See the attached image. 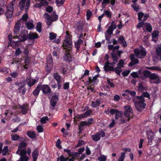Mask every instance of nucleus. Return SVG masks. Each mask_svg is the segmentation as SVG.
I'll return each mask as SVG.
<instances>
[{"mask_svg":"<svg viewBox=\"0 0 161 161\" xmlns=\"http://www.w3.org/2000/svg\"><path fill=\"white\" fill-rule=\"evenodd\" d=\"M132 100L137 110L141 112L142 108L145 109L146 108V104L145 103V101L137 100L134 99H133Z\"/></svg>","mask_w":161,"mask_h":161,"instance_id":"nucleus-1","label":"nucleus"},{"mask_svg":"<svg viewBox=\"0 0 161 161\" xmlns=\"http://www.w3.org/2000/svg\"><path fill=\"white\" fill-rule=\"evenodd\" d=\"M28 32L27 31L24 30L20 31V33L18 34V36H17L20 41L24 42L28 39Z\"/></svg>","mask_w":161,"mask_h":161,"instance_id":"nucleus-2","label":"nucleus"},{"mask_svg":"<svg viewBox=\"0 0 161 161\" xmlns=\"http://www.w3.org/2000/svg\"><path fill=\"white\" fill-rule=\"evenodd\" d=\"M134 53L136 56L139 58H144L146 55V52L145 49H135L134 50Z\"/></svg>","mask_w":161,"mask_h":161,"instance_id":"nucleus-3","label":"nucleus"},{"mask_svg":"<svg viewBox=\"0 0 161 161\" xmlns=\"http://www.w3.org/2000/svg\"><path fill=\"white\" fill-rule=\"evenodd\" d=\"M124 108L125 110L124 112V115L125 117L128 118L126 120L129 121L130 119V114L133 113V110L130 106L129 105L125 106Z\"/></svg>","mask_w":161,"mask_h":161,"instance_id":"nucleus-4","label":"nucleus"},{"mask_svg":"<svg viewBox=\"0 0 161 161\" xmlns=\"http://www.w3.org/2000/svg\"><path fill=\"white\" fill-rule=\"evenodd\" d=\"M14 3L9 5L7 7V11L5 14L7 19L10 18L12 16L14 11Z\"/></svg>","mask_w":161,"mask_h":161,"instance_id":"nucleus-5","label":"nucleus"},{"mask_svg":"<svg viewBox=\"0 0 161 161\" xmlns=\"http://www.w3.org/2000/svg\"><path fill=\"white\" fill-rule=\"evenodd\" d=\"M39 84H41L40 89L44 95H46L51 92V89L48 85H42L41 83H40Z\"/></svg>","mask_w":161,"mask_h":161,"instance_id":"nucleus-6","label":"nucleus"},{"mask_svg":"<svg viewBox=\"0 0 161 161\" xmlns=\"http://www.w3.org/2000/svg\"><path fill=\"white\" fill-rule=\"evenodd\" d=\"M130 58L131 61L128 64V66H132L133 65H136L139 63V60L135 58V56L133 54H132L130 55Z\"/></svg>","mask_w":161,"mask_h":161,"instance_id":"nucleus-7","label":"nucleus"},{"mask_svg":"<svg viewBox=\"0 0 161 161\" xmlns=\"http://www.w3.org/2000/svg\"><path fill=\"white\" fill-rule=\"evenodd\" d=\"M58 101V97L55 93L53 95L51 98L50 103L51 106L54 108L55 107Z\"/></svg>","mask_w":161,"mask_h":161,"instance_id":"nucleus-8","label":"nucleus"},{"mask_svg":"<svg viewBox=\"0 0 161 161\" xmlns=\"http://www.w3.org/2000/svg\"><path fill=\"white\" fill-rule=\"evenodd\" d=\"M26 81L28 86L31 87L36 83L37 81L35 79H31L30 76H28L26 79Z\"/></svg>","mask_w":161,"mask_h":161,"instance_id":"nucleus-9","label":"nucleus"},{"mask_svg":"<svg viewBox=\"0 0 161 161\" xmlns=\"http://www.w3.org/2000/svg\"><path fill=\"white\" fill-rule=\"evenodd\" d=\"M93 119L92 118H89L88 119V122L86 121H82L80 122V125L82 126H89L92 125L93 122Z\"/></svg>","mask_w":161,"mask_h":161,"instance_id":"nucleus-10","label":"nucleus"},{"mask_svg":"<svg viewBox=\"0 0 161 161\" xmlns=\"http://www.w3.org/2000/svg\"><path fill=\"white\" fill-rule=\"evenodd\" d=\"M19 107L21 109L22 113L23 114H26L28 109L27 108V105L25 104L22 105H19Z\"/></svg>","mask_w":161,"mask_h":161,"instance_id":"nucleus-11","label":"nucleus"},{"mask_svg":"<svg viewBox=\"0 0 161 161\" xmlns=\"http://www.w3.org/2000/svg\"><path fill=\"white\" fill-rule=\"evenodd\" d=\"M39 150L38 148H35L32 153L33 159H37L39 156Z\"/></svg>","mask_w":161,"mask_h":161,"instance_id":"nucleus-12","label":"nucleus"},{"mask_svg":"<svg viewBox=\"0 0 161 161\" xmlns=\"http://www.w3.org/2000/svg\"><path fill=\"white\" fill-rule=\"evenodd\" d=\"M40 84H41L39 83L36 89L33 91L32 94L35 96L37 97L39 95L41 90Z\"/></svg>","mask_w":161,"mask_h":161,"instance_id":"nucleus-13","label":"nucleus"},{"mask_svg":"<svg viewBox=\"0 0 161 161\" xmlns=\"http://www.w3.org/2000/svg\"><path fill=\"white\" fill-rule=\"evenodd\" d=\"M101 100V99H97L95 101L92 102L91 106L94 108L97 107L102 102Z\"/></svg>","mask_w":161,"mask_h":161,"instance_id":"nucleus-14","label":"nucleus"},{"mask_svg":"<svg viewBox=\"0 0 161 161\" xmlns=\"http://www.w3.org/2000/svg\"><path fill=\"white\" fill-rule=\"evenodd\" d=\"M123 115V112L120 110L117 111V112L115 115V119L116 120H118L119 119L122 118Z\"/></svg>","mask_w":161,"mask_h":161,"instance_id":"nucleus-15","label":"nucleus"},{"mask_svg":"<svg viewBox=\"0 0 161 161\" xmlns=\"http://www.w3.org/2000/svg\"><path fill=\"white\" fill-rule=\"evenodd\" d=\"M83 24L81 21L78 22L75 24V27L78 31H82L83 30Z\"/></svg>","mask_w":161,"mask_h":161,"instance_id":"nucleus-16","label":"nucleus"},{"mask_svg":"<svg viewBox=\"0 0 161 161\" xmlns=\"http://www.w3.org/2000/svg\"><path fill=\"white\" fill-rule=\"evenodd\" d=\"M146 28V30L149 32H151L152 31L153 28L151 25L149 23L145 22V25L143 26V29Z\"/></svg>","mask_w":161,"mask_h":161,"instance_id":"nucleus-17","label":"nucleus"},{"mask_svg":"<svg viewBox=\"0 0 161 161\" xmlns=\"http://www.w3.org/2000/svg\"><path fill=\"white\" fill-rule=\"evenodd\" d=\"M20 24L19 23H17L15 24L14 30V35H17L18 34H19V32L20 29Z\"/></svg>","mask_w":161,"mask_h":161,"instance_id":"nucleus-18","label":"nucleus"},{"mask_svg":"<svg viewBox=\"0 0 161 161\" xmlns=\"http://www.w3.org/2000/svg\"><path fill=\"white\" fill-rule=\"evenodd\" d=\"M15 85L18 86L19 88L18 90L20 92L21 89L25 86V83L24 82L20 81L19 82L15 83Z\"/></svg>","mask_w":161,"mask_h":161,"instance_id":"nucleus-19","label":"nucleus"},{"mask_svg":"<svg viewBox=\"0 0 161 161\" xmlns=\"http://www.w3.org/2000/svg\"><path fill=\"white\" fill-rule=\"evenodd\" d=\"M92 138L93 141H98L100 139L101 136L99 133L97 132L95 134L91 136Z\"/></svg>","mask_w":161,"mask_h":161,"instance_id":"nucleus-20","label":"nucleus"},{"mask_svg":"<svg viewBox=\"0 0 161 161\" xmlns=\"http://www.w3.org/2000/svg\"><path fill=\"white\" fill-rule=\"evenodd\" d=\"M72 45V42H64L63 43L62 46L65 49L67 48H71Z\"/></svg>","mask_w":161,"mask_h":161,"instance_id":"nucleus-21","label":"nucleus"},{"mask_svg":"<svg viewBox=\"0 0 161 161\" xmlns=\"http://www.w3.org/2000/svg\"><path fill=\"white\" fill-rule=\"evenodd\" d=\"M38 37V35L37 33H30L28 35V38L30 40H32L37 39Z\"/></svg>","mask_w":161,"mask_h":161,"instance_id":"nucleus-22","label":"nucleus"},{"mask_svg":"<svg viewBox=\"0 0 161 161\" xmlns=\"http://www.w3.org/2000/svg\"><path fill=\"white\" fill-rule=\"evenodd\" d=\"M66 62L70 63L72 61V55L69 53H68L66 54L65 57L64 58Z\"/></svg>","mask_w":161,"mask_h":161,"instance_id":"nucleus-23","label":"nucleus"},{"mask_svg":"<svg viewBox=\"0 0 161 161\" xmlns=\"http://www.w3.org/2000/svg\"><path fill=\"white\" fill-rule=\"evenodd\" d=\"M25 2L26 0H21L19 2V6L21 11H23L24 9Z\"/></svg>","mask_w":161,"mask_h":161,"instance_id":"nucleus-24","label":"nucleus"},{"mask_svg":"<svg viewBox=\"0 0 161 161\" xmlns=\"http://www.w3.org/2000/svg\"><path fill=\"white\" fill-rule=\"evenodd\" d=\"M27 135L31 139H34L36 136V135L33 131H29L27 132Z\"/></svg>","mask_w":161,"mask_h":161,"instance_id":"nucleus-25","label":"nucleus"},{"mask_svg":"<svg viewBox=\"0 0 161 161\" xmlns=\"http://www.w3.org/2000/svg\"><path fill=\"white\" fill-rule=\"evenodd\" d=\"M98 76V75H96L94 76L92 79H91V77H89L88 78V80L86 82L88 84H91L92 82H95L96 80H97V78Z\"/></svg>","mask_w":161,"mask_h":161,"instance_id":"nucleus-26","label":"nucleus"},{"mask_svg":"<svg viewBox=\"0 0 161 161\" xmlns=\"http://www.w3.org/2000/svg\"><path fill=\"white\" fill-rule=\"evenodd\" d=\"M53 77L54 79L56 80L57 83L61 82V76L57 73H54Z\"/></svg>","mask_w":161,"mask_h":161,"instance_id":"nucleus-27","label":"nucleus"},{"mask_svg":"<svg viewBox=\"0 0 161 161\" xmlns=\"http://www.w3.org/2000/svg\"><path fill=\"white\" fill-rule=\"evenodd\" d=\"M30 59L28 56H26L25 59L24 63L25 64L24 65L23 67L27 69V66L29 65L30 63Z\"/></svg>","mask_w":161,"mask_h":161,"instance_id":"nucleus-28","label":"nucleus"},{"mask_svg":"<svg viewBox=\"0 0 161 161\" xmlns=\"http://www.w3.org/2000/svg\"><path fill=\"white\" fill-rule=\"evenodd\" d=\"M122 70L121 69H120L119 68L116 67L114 69V71L116 74L120 76V73L122 72Z\"/></svg>","mask_w":161,"mask_h":161,"instance_id":"nucleus-29","label":"nucleus"},{"mask_svg":"<svg viewBox=\"0 0 161 161\" xmlns=\"http://www.w3.org/2000/svg\"><path fill=\"white\" fill-rule=\"evenodd\" d=\"M27 144L25 142H22L19 144V148L22 149L26 147Z\"/></svg>","mask_w":161,"mask_h":161,"instance_id":"nucleus-30","label":"nucleus"},{"mask_svg":"<svg viewBox=\"0 0 161 161\" xmlns=\"http://www.w3.org/2000/svg\"><path fill=\"white\" fill-rule=\"evenodd\" d=\"M124 60L121 59L119 61V63L117 64V67L121 69L124 66Z\"/></svg>","mask_w":161,"mask_h":161,"instance_id":"nucleus-31","label":"nucleus"},{"mask_svg":"<svg viewBox=\"0 0 161 161\" xmlns=\"http://www.w3.org/2000/svg\"><path fill=\"white\" fill-rule=\"evenodd\" d=\"M147 138L153 139L154 134L153 132L152 131H147Z\"/></svg>","mask_w":161,"mask_h":161,"instance_id":"nucleus-32","label":"nucleus"},{"mask_svg":"<svg viewBox=\"0 0 161 161\" xmlns=\"http://www.w3.org/2000/svg\"><path fill=\"white\" fill-rule=\"evenodd\" d=\"M104 15H106L107 17L111 18L112 17V13L111 12L108 10H104L103 12Z\"/></svg>","mask_w":161,"mask_h":161,"instance_id":"nucleus-33","label":"nucleus"},{"mask_svg":"<svg viewBox=\"0 0 161 161\" xmlns=\"http://www.w3.org/2000/svg\"><path fill=\"white\" fill-rule=\"evenodd\" d=\"M36 29L37 31L39 33L42 31V23L40 22H38L36 25Z\"/></svg>","mask_w":161,"mask_h":161,"instance_id":"nucleus-34","label":"nucleus"},{"mask_svg":"<svg viewBox=\"0 0 161 161\" xmlns=\"http://www.w3.org/2000/svg\"><path fill=\"white\" fill-rule=\"evenodd\" d=\"M114 68L113 66H109L107 67V68H104V69L105 71L107 72L109 71H114Z\"/></svg>","mask_w":161,"mask_h":161,"instance_id":"nucleus-35","label":"nucleus"},{"mask_svg":"<svg viewBox=\"0 0 161 161\" xmlns=\"http://www.w3.org/2000/svg\"><path fill=\"white\" fill-rule=\"evenodd\" d=\"M52 65H51L49 64H47L45 67V69L47 73H50L51 70L53 67Z\"/></svg>","mask_w":161,"mask_h":161,"instance_id":"nucleus-36","label":"nucleus"},{"mask_svg":"<svg viewBox=\"0 0 161 161\" xmlns=\"http://www.w3.org/2000/svg\"><path fill=\"white\" fill-rule=\"evenodd\" d=\"M65 0H56L55 1V3H56L58 7H59L64 4V2H65Z\"/></svg>","mask_w":161,"mask_h":161,"instance_id":"nucleus-37","label":"nucleus"},{"mask_svg":"<svg viewBox=\"0 0 161 161\" xmlns=\"http://www.w3.org/2000/svg\"><path fill=\"white\" fill-rule=\"evenodd\" d=\"M49 38L51 40H53L55 39L57 36V34L54 32H50L49 33Z\"/></svg>","mask_w":161,"mask_h":161,"instance_id":"nucleus-38","label":"nucleus"},{"mask_svg":"<svg viewBox=\"0 0 161 161\" xmlns=\"http://www.w3.org/2000/svg\"><path fill=\"white\" fill-rule=\"evenodd\" d=\"M137 15L138 17V19L139 21H142V19L143 17L144 14L142 12H141L138 13Z\"/></svg>","mask_w":161,"mask_h":161,"instance_id":"nucleus-39","label":"nucleus"},{"mask_svg":"<svg viewBox=\"0 0 161 161\" xmlns=\"http://www.w3.org/2000/svg\"><path fill=\"white\" fill-rule=\"evenodd\" d=\"M26 26L28 30H31L32 29L34 26V25L33 23L31 22H28L26 24Z\"/></svg>","mask_w":161,"mask_h":161,"instance_id":"nucleus-40","label":"nucleus"},{"mask_svg":"<svg viewBox=\"0 0 161 161\" xmlns=\"http://www.w3.org/2000/svg\"><path fill=\"white\" fill-rule=\"evenodd\" d=\"M48 120V118L47 116H46L41 118L40 121L42 123L44 124H45L46 122V121Z\"/></svg>","mask_w":161,"mask_h":161,"instance_id":"nucleus-41","label":"nucleus"},{"mask_svg":"<svg viewBox=\"0 0 161 161\" xmlns=\"http://www.w3.org/2000/svg\"><path fill=\"white\" fill-rule=\"evenodd\" d=\"M143 73L144 76L146 78H148V77H149L150 75L151 74V72L148 70H145L144 71Z\"/></svg>","mask_w":161,"mask_h":161,"instance_id":"nucleus-42","label":"nucleus"},{"mask_svg":"<svg viewBox=\"0 0 161 161\" xmlns=\"http://www.w3.org/2000/svg\"><path fill=\"white\" fill-rule=\"evenodd\" d=\"M85 144V142L83 140H79L78 142V144L75 146V148H77L81 147Z\"/></svg>","mask_w":161,"mask_h":161,"instance_id":"nucleus-43","label":"nucleus"},{"mask_svg":"<svg viewBox=\"0 0 161 161\" xmlns=\"http://www.w3.org/2000/svg\"><path fill=\"white\" fill-rule=\"evenodd\" d=\"M126 153L123 152L121 153V155L118 160V161H124L125 158V155Z\"/></svg>","mask_w":161,"mask_h":161,"instance_id":"nucleus-44","label":"nucleus"},{"mask_svg":"<svg viewBox=\"0 0 161 161\" xmlns=\"http://www.w3.org/2000/svg\"><path fill=\"white\" fill-rule=\"evenodd\" d=\"M20 153L19 155L20 156V157L23 156H27L26 155V151L25 149L20 150Z\"/></svg>","mask_w":161,"mask_h":161,"instance_id":"nucleus-45","label":"nucleus"},{"mask_svg":"<svg viewBox=\"0 0 161 161\" xmlns=\"http://www.w3.org/2000/svg\"><path fill=\"white\" fill-rule=\"evenodd\" d=\"M47 64L53 66V60L51 57H49L47 59Z\"/></svg>","mask_w":161,"mask_h":161,"instance_id":"nucleus-46","label":"nucleus"},{"mask_svg":"<svg viewBox=\"0 0 161 161\" xmlns=\"http://www.w3.org/2000/svg\"><path fill=\"white\" fill-rule=\"evenodd\" d=\"M139 22L136 25L137 28H142V26H143H143L145 25V23L143 21H141Z\"/></svg>","mask_w":161,"mask_h":161,"instance_id":"nucleus-47","label":"nucleus"},{"mask_svg":"<svg viewBox=\"0 0 161 161\" xmlns=\"http://www.w3.org/2000/svg\"><path fill=\"white\" fill-rule=\"evenodd\" d=\"M92 15V13L89 10H88L86 12V19L89 20Z\"/></svg>","mask_w":161,"mask_h":161,"instance_id":"nucleus-48","label":"nucleus"},{"mask_svg":"<svg viewBox=\"0 0 161 161\" xmlns=\"http://www.w3.org/2000/svg\"><path fill=\"white\" fill-rule=\"evenodd\" d=\"M125 92L130 94L131 96L135 97L136 94V92L134 91H131L128 90H126L125 91Z\"/></svg>","mask_w":161,"mask_h":161,"instance_id":"nucleus-49","label":"nucleus"},{"mask_svg":"<svg viewBox=\"0 0 161 161\" xmlns=\"http://www.w3.org/2000/svg\"><path fill=\"white\" fill-rule=\"evenodd\" d=\"M143 98L146 97L150 99V95L147 92H143L142 93Z\"/></svg>","mask_w":161,"mask_h":161,"instance_id":"nucleus-50","label":"nucleus"},{"mask_svg":"<svg viewBox=\"0 0 161 161\" xmlns=\"http://www.w3.org/2000/svg\"><path fill=\"white\" fill-rule=\"evenodd\" d=\"M132 7L134 8V10L136 12H138L139 9V7L137 3H134L132 6Z\"/></svg>","mask_w":161,"mask_h":161,"instance_id":"nucleus-51","label":"nucleus"},{"mask_svg":"<svg viewBox=\"0 0 161 161\" xmlns=\"http://www.w3.org/2000/svg\"><path fill=\"white\" fill-rule=\"evenodd\" d=\"M19 136L16 134H15L13 135H11V139L13 141H18Z\"/></svg>","mask_w":161,"mask_h":161,"instance_id":"nucleus-52","label":"nucleus"},{"mask_svg":"<svg viewBox=\"0 0 161 161\" xmlns=\"http://www.w3.org/2000/svg\"><path fill=\"white\" fill-rule=\"evenodd\" d=\"M112 58L113 60L117 63L118 62L119 58L118 57L116 56L115 54L113 53L111 54Z\"/></svg>","mask_w":161,"mask_h":161,"instance_id":"nucleus-53","label":"nucleus"},{"mask_svg":"<svg viewBox=\"0 0 161 161\" xmlns=\"http://www.w3.org/2000/svg\"><path fill=\"white\" fill-rule=\"evenodd\" d=\"M156 53L158 56L161 55V47H157L156 50Z\"/></svg>","mask_w":161,"mask_h":161,"instance_id":"nucleus-54","label":"nucleus"},{"mask_svg":"<svg viewBox=\"0 0 161 161\" xmlns=\"http://www.w3.org/2000/svg\"><path fill=\"white\" fill-rule=\"evenodd\" d=\"M158 77L157 75L154 74H151L150 75L149 78L151 80H155L157 79Z\"/></svg>","mask_w":161,"mask_h":161,"instance_id":"nucleus-55","label":"nucleus"},{"mask_svg":"<svg viewBox=\"0 0 161 161\" xmlns=\"http://www.w3.org/2000/svg\"><path fill=\"white\" fill-rule=\"evenodd\" d=\"M107 159V157L104 155H101L98 158L99 161H106Z\"/></svg>","mask_w":161,"mask_h":161,"instance_id":"nucleus-56","label":"nucleus"},{"mask_svg":"<svg viewBox=\"0 0 161 161\" xmlns=\"http://www.w3.org/2000/svg\"><path fill=\"white\" fill-rule=\"evenodd\" d=\"M116 26L114 21H112L109 27V28H110L113 30L116 29Z\"/></svg>","mask_w":161,"mask_h":161,"instance_id":"nucleus-57","label":"nucleus"},{"mask_svg":"<svg viewBox=\"0 0 161 161\" xmlns=\"http://www.w3.org/2000/svg\"><path fill=\"white\" fill-rule=\"evenodd\" d=\"M29 158L27 156H23L20 157L17 161H28Z\"/></svg>","mask_w":161,"mask_h":161,"instance_id":"nucleus-58","label":"nucleus"},{"mask_svg":"<svg viewBox=\"0 0 161 161\" xmlns=\"http://www.w3.org/2000/svg\"><path fill=\"white\" fill-rule=\"evenodd\" d=\"M138 89L140 91H143L145 90V87L142 83H139L138 86Z\"/></svg>","mask_w":161,"mask_h":161,"instance_id":"nucleus-59","label":"nucleus"},{"mask_svg":"<svg viewBox=\"0 0 161 161\" xmlns=\"http://www.w3.org/2000/svg\"><path fill=\"white\" fill-rule=\"evenodd\" d=\"M130 75L134 78H137L140 77L138 75L137 72H134L130 74Z\"/></svg>","mask_w":161,"mask_h":161,"instance_id":"nucleus-60","label":"nucleus"},{"mask_svg":"<svg viewBox=\"0 0 161 161\" xmlns=\"http://www.w3.org/2000/svg\"><path fill=\"white\" fill-rule=\"evenodd\" d=\"M159 32L158 31H154L152 34V37L153 38H155L158 36Z\"/></svg>","mask_w":161,"mask_h":161,"instance_id":"nucleus-61","label":"nucleus"},{"mask_svg":"<svg viewBox=\"0 0 161 161\" xmlns=\"http://www.w3.org/2000/svg\"><path fill=\"white\" fill-rule=\"evenodd\" d=\"M130 72V70H128L122 72V74L123 75L124 77H126L128 75Z\"/></svg>","mask_w":161,"mask_h":161,"instance_id":"nucleus-62","label":"nucleus"},{"mask_svg":"<svg viewBox=\"0 0 161 161\" xmlns=\"http://www.w3.org/2000/svg\"><path fill=\"white\" fill-rule=\"evenodd\" d=\"M60 143L61 141L59 139H58L56 142V145L57 147L60 149L62 148V146L60 145Z\"/></svg>","mask_w":161,"mask_h":161,"instance_id":"nucleus-63","label":"nucleus"},{"mask_svg":"<svg viewBox=\"0 0 161 161\" xmlns=\"http://www.w3.org/2000/svg\"><path fill=\"white\" fill-rule=\"evenodd\" d=\"M60 161H67L68 158H65L64 157V156L62 155L60 157H58Z\"/></svg>","mask_w":161,"mask_h":161,"instance_id":"nucleus-64","label":"nucleus"}]
</instances>
